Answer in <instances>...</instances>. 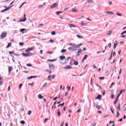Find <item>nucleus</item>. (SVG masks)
<instances>
[{
	"label": "nucleus",
	"instance_id": "5fc2aeb1",
	"mask_svg": "<svg viewBox=\"0 0 126 126\" xmlns=\"http://www.w3.org/2000/svg\"><path fill=\"white\" fill-rule=\"evenodd\" d=\"M112 55H113V51H112L111 55L110 56V58L108 59V60H111L112 59Z\"/></svg>",
	"mask_w": 126,
	"mask_h": 126
},
{
	"label": "nucleus",
	"instance_id": "ea45409f",
	"mask_svg": "<svg viewBox=\"0 0 126 126\" xmlns=\"http://www.w3.org/2000/svg\"><path fill=\"white\" fill-rule=\"evenodd\" d=\"M119 117H120V113H119V112H117L116 117V118H119Z\"/></svg>",
	"mask_w": 126,
	"mask_h": 126
},
{
	"label": "nucleus",
	"instance_id": "a18cd8bd",
	"mask_svg": "<svg viewBox=\"0 0 126 126\" xmlns=\"http://www.w3.org/2000/svg\"><path fill=\"white\" fill-rule=\"evenodd\" d=\"M27 66H29V67H31V66H32V64H30V63L27 64Z\"/></svg>",
	"mask_w": 126,
	"mask_h": 126
},
{
	"label": "nucleus",
	"instance_id": "7c9ffc66",
	"mask_svg": "<svg viewBox=\"0 0 126 126\" xmlns=\"http://www.w3.org/2000/svg\"><path fill=\"white\" fill-rule=\"evenodd\" d=\"M65 52H66V50L65 49H62L61 51V53H65Z\"/></svg>",
	"mask_w": 126,
	"mask_h": 126
},
{
	"label": "nucleus",
	"instance_id": "72a5a7b5",
	"mask_svg": "<svg viewBox=\"0 0 126 126\" xmlns=\"http://www.w3.org/2000/svg\"><path fill=\"white\" fill-rule=\"evenodd\" d=\"M120 111H121V108H120V104L119 105L118 108H117V112H120Z\"/></svg>",
	"mask_w": 126,
	"mask_h": 126
},
{
	"label": "nucleus",
	"instance_id": "58836bf2",
	"mask_svg": "<svg viewBox=\"0 0 126 126\" xmlns=\"http://www.w3.org/2000/svg\"><path fill=\"white\" fill-rule=\"evenodd\" d=\"M114 85H115V83L113 82L111 83V85L110 86V88H112V87H113V86H114Z\"/></svg>",
	"mask_w": 126,
	"mask_h": 126
},
{
	"label": "nucleus",
	"instance_id": "4be33fe9",
	"mask_svg": "<svg viewBox=\"0 0 126 126\" xmlns=\"http://www.w3.org/2000/svg\"><path fill=\"white\" fill-rule=\"evenodd\" d=\"M76 37H77V38H78V39H82V38H83V36H82L81 35H79L78 34L76 35Z\"/></svg>",
	"mask_w": 126,
	"mask_h": 126
},
{
	"label": "nucleus",
	"instance_id": "680f3d73",
	"mask_svg": "<svg viewBox=\"0 0 126 126\" xmlns=\"http://www.w3.org/2000/svg\"><path fill=\"white\" fill-rule=\"evenodd\" d=\"M122 93H123L122 92H120V93L118 94V96H121V95H122Z\"/></svg>",
	"mask_w": 126,
	"mask_h": 126
},
{
	"label": "nucleus",
	"instance_id": "13d9d810",
	"mask_svg": "<svg viewBox=\"0 0 126 126\" xmlns=\"http://www.w3.org/2000/svg\"><path fill=\"white\" fill-rule=\"evenodd\" d=\"M119 100H118L117 99H116L115 101H114V105L116 104V103H118Z\"/></svg>",
	"mask_w": 126,
	"mask_h": 126
},
{
	"label": "nucleus",
	"instance_id": "4468645a",
	"mask_svg": "<svg viewBox=\"0 0 126 126\" xmlns=\"http://www.w3.org/2000/svg\"><path fill=\"white\" fill-rule=\"evenodd\" d=\"M63 68L64 69H71V68H72V67H71L69 65H66L65 67Z\"/></svg>",
	"mask_w": 126,
	"mask_h": 126
},
{
	"label": "nucleus",
	"instance_id": "bb28decb",
	"mask_svg": "<svg viewBox=\"0 0 126 126\" xmlns=\"http://www.w3.org/2000/svg\"><path fill=\"white\" fill-rule=\"evenodd\" d=\"M36 77H37V76H31L30 77L28 78V79H32V78H36Z\"/></svg>",
	"mask_w": 126,
	"mask_h": 126
},
{
	"label": "nucleus",
	"instance_id": "79ce46f5",
	"mask_svg": "<svg viewBox=\"0 0 126 126\" xmlns=\"http://www.w3.org/2000/svg\"><path fill=\"white\" fill-rule=\"evenodd\" d=\"M114 98H115V95H114V94H111V99H114Z\"/></svg>",
	"mask_w": 126,
	"mask_h": 126
},
{
	"label": "nucleus",
	"instance_id": "5701e85b",
	"mask_svg": "<svg viewBox=\"0 0 126 126\" xmlns=\"http://www.w3.org/2000/svg\"><path fill=\"white\" fill-rule=\"evenodd\" d=\"M96 108H97V109H98V110H100L101 109V108H102V106L97 104L96 105Z\"/></svg>",
	"mask_w": 126,
	"mask_h": 126
},
{
	"label": "nucleus",
	"instance_id": "1a4fd4ad",
	"mask_svg": "<svg viewBox=\"0 0 126 126\" xmlns=\"http://www.w3.org/2000/svg\"><path fill=\"white\" fill-rule=\"evenodd\" d=\"M117 46H118V41L116 40L114 43L113 48H114V50H116V48H117Z\"/></svg>",
	"mask_w": 126,
	"mask_h": 126
},
{
	"label": "nucleus",
	"instance_id": "20e7f679",
	"mask_svg": "<svg viewBox=\"0 0 126 126\" xmlns=\"http://www.w3.org/2000/svg\"><path fill=\"white\" fill-rule=\"evenodd\" d=\"M59 6V3L56 2L55 3H53L51 6V8H55V7H57V6Z\"/></svg>",
	"mask_w": 126,
	"mask_h": 126
},
{
	"label": "nucleus",
	"instance_id": "69168bd1",
	"mask_svg": "<svg viewBox=\"0 0 126 126\" xmlns=\"http://www.w3.org/2000/svg\"><path fill=\"white\" fill-rule=\"evenodd\" d=\"M48 120H49V119H45V120H44V123H47V122H48Z\"/></svg>",
	"mask_w": 126,
	"mask_h": 126
},
{
	"label": "nucleus",
	"instance_id": "f257e3e1",
	"mask_svg": "<svg viewBox=\"0 0 126 126\" xmlns=\"http://www.w3.org/2000/svg\"><path fill=\"white\" fill-rule=\"evenodd\" d=\"M12 6H10L8 7H6V6H4V8H5V9H3V10H1V12L3 13L5 12V11H7L8 10H9L10 8H11V7Z\"/></svg>",
	"mask_w": 126,
	"mask_h": 126
},
{
	"label": "nucleus",
	"instance_id": "423d86ee",
	"mask_svg": "<svg viewBox=\"0 0 126 126\" xmlns=\"http://www.w3.org/2000/svg\"><path fill=\"white\" fill-rule=\"evenodd\" d=\"M27 19H26V15H24V19L23 20H20V21H18V22H25L26 21Z\"/></svg>",
	"mask_w": 126,
	"mask_h": 126
},
{
	"label": "nucleus",
	"instance_id": "9b49d317",
	"mask_svg": "<svg viewBox=\"0 0 126 126\" xmlns=\"http://www.w3.org/2000/svg\"><path fill=\"white\" fill-rule=\"evenodd\" d=\"M68 50H69V51H71L72 52H74V51H76V49H74V47H73L68 48Z\"/></svg>",
	"mask_w": 126,
	"mask_h": 126
},
{
	"label": "nucleus",
	"instance_id": "6e6d98bb",
	"mask_svg": "<svg viewBox=\"0 0 126 126\" xmlns=\"http://www.w3.org/2000/svg\"><path fill=\"white\" fill-rule=\"evenodd\" d=\"M29 85H31V86H34V83H32V84L29 83Z\"/></svg>",
	"mask_w": 126,
	"mask_h": 126
},
{
	"label": "nucleus",
	"instance_id": "39448f33",
	"mask_svg": "<svg viewBox=\"0 0 126 126\" xmlns=\"http://www.w3.org/2000/svg\"><path fill=\"white\" fill-rule=\"evenodd\" d=\"M7 33L6 32L2 33L0 35L1 39H4L6 37Z\"/></svg>",
	"mask_w": 126,
	"mask_h": 126
},
{
	"label": "nucleus",
	"instance_id": "6ab92c4d",
	"mask_svg": "<svg viewBox=\"0 0 126 126\" xmlns=\"http://www.w3.org/2000/svg\"><path fill=\"white\" fill-rule=\"evenodd\" d=\"M12 67L10 66L8 67V72L9 73H10V72H11V71H12Z\"/></svg>",
	"mask_w": 126,
	"mask_h": 126
},
{
	"label": "nucleus",
	"instance_id": "c756f323",
	"mask_svg": "<svg viewBox=\"0 0 126 126\" xmlns=\"http://www.w3.org/2000/svg\"><path fill=\"white\" fill-rule=\"evenodd\" d=\"M2 79L0 77V85H2Z\"/></svg>",
	"mask_w": 126,
	"mask_h": 126
},
{
	"label": "nucleus",
	"instance_id": "e2e57ef3",
	"mask_svg": "<svg viewBox=\"0 0 126 126\" xmlns=\"http://www.w3.org/2000/svg\"><path fill=\"white\" fill-rule=\"evenodd\" d=\"M122 93H123L122 92H120V93L118 94V96H121V95H122Z\"/></svg>",
	"mask_w": 126,
	"mask_h": 126
},
{
	"label": "nucleus",
	"instance_id": "4c0bfd02",
	"mask_svg": "<svg viewBox=\"0 0 126 126\" xmlns=\"http://www.w3.org/2000/svg\"><path fill=\"white\" fill-rule=\"evenodd\" d=\"M31 114H32V111L29 110V112H28V115L29 116H30V115H31Z\"/></svg>",
	"mask_w": 126,
	"mask_h": 126
},
{
	"label": "nucleus",
	"instance_id": "0eeeda50",
	"mask_svg": "<svg viewBox=\"0 0 126 126\" xmlns=\"http://www.w3.org/2000/svg\"><path fill=\"white\" fill-rule=\"evenodd\" d=\"M49 68L52 70H55V66L53 64H49Z\"/></svg>",
	"mask_w": 126,
	"mask_h": 126
},
{
	"label": "nucleus",
	"instance_id": "f3484780",
	"mask_svg": "<svg viewBox=\"0 0 126 126\" xmlns=\"http://www.w3.org/2000/svg\"><path fill=\"white\" fill-rule=\"evenodd\" d=\"M126 31H125L121 33V38H126V36L124 35V34H126Z\"/></svg>",
	"mask_w": 126,
	"mask_h": 126
},
{
	"label": "nucleus",
	"instance_id": "a878e982",
	"mask_svg": "<svg viewBox=\"0 0 126 126\" xmlns=\"http://www.w3.org/2000/svg\"><path fill=\"white\" fill-rule=\"evenodd\" d=\"M71 11L73 13L77 12V10L76 9H75L74 8L71 9Z\"/></svg>",
	"mask_w": 126,
	"mask_h": 126
},
{
	"label": "nucleus",
	"instance_id": "052dcab7",
	"mask_svg": "<svg viewBox=\"0 0 126 126\" xmlns=\"http://www.w3.org/2000/svg\"><path fill=\"white\" fill-rule=\"evenodd\" d=\"M113 57H114V56H116V52H114L113 53Z\"/></svg>",
	"mask_w": 126,
	"mask_h": 126
},
{
	"label": "nucleus",
	"instance_id": "2f4dec72",
	"mask_svg": "<svg viewBox=\"0 0 126 126\" xmlns=\"http://www.w3.org/2000/svg\"><path fill=\"white\" fill-rule=\"evenodd\" d=\"M75 65H78V62L75 61L73 63Z\"/></svg>",
	"mask_w": 126,
	"mask_h": 126
},
{
	"label": "nucleus",
	"instance_id": "bf43d9fd",
	"mask_svg": "<svg viewBox=\"0 0 126 126\" xmlns=\"http://www.w3.org/2000/svg\"><path fill=\"white\" fill-rule=\"evenodd\" d=\"M49 42H50V43H54V41L53 40V39H50V40H49Z\"/></svg>",
	"mask_w": 126,
	"mask_h": 126
},
{
	"label": "nucleus",
	"instance_id": "e433bc0d",
	"mask_svg": "<svg viewBox=\"0 0 126 126\" xmlns=\"http://www.w3.org/2000/svg\"><path fill=\"white\" fill-rule=\"evenodd\" d=\"M58 115L59 117H61V112H60V109L58 110Z\"/></svg>",
	"mask_w": 126,
	"mask_h": 126
},
{
	"label": "nucleus",
	"instance_id": "b1692460",
	"mask_svg": "<svg viewBox=\"0 0 126 126\" xmlns=\"http://www.w3.org/2000/svg\"><path fill=\"white\" fill-rule=\"evenodd\" d=\"M63 11H57L56 12V14H57V15H60V13H63Z\"/></svg>",
	"mask_w": 126,
	"mask_h": 126
},
{
	"label": "nucleus",
	"instance_id": "de8ad7c7",
	"mask_svg": "<svg viewBox=\"0 0 126 126\" xmlns=\"http://www.w3.org/2000/svg\"><path fill=\"white\" fill-rule=\"evenodd\" d=\"M52 79H55V78L56 77V75H53L51 76Z\"/></svg>",
	"mask_w": 126,
	"mask_h": 126
},
{
	"label": "nucleus",
	"instance_id": "a211bd4d",
	"mask_svg": "<svg viewBox=\"0 0 126 126\" xmlns=\"http://www.w3.org/2000/svg\"><path fill=\"white\" fill-rule=\"evenodd\" d=\"M112 33H113L112 31H109L108 32L107 35H108V36H111L112 35Z\"/></svg>",
	"mask_w": 126,
	"mask_h": 126
},
{
	"label": "nucleus",
	"instance_id": "aec40b11",
	"mask_svg": "<svg viewBox=\"0 0 126 126\" xmlns=\"http://www.w3.org/2000/svg\"><path fill=\"white\" fill-rule=\"evenodd\" d=\"M101 98H102V95L100 94H98L97 96L95 98V99H99V100H101Z\"/></svg>",
	"mask_w": 126,
	"mask_h": 126
},
{
	"label": "nucleus",
	"instance_id": "412c9836",
	"mask_svg": "<svg viewBox=\"0 0 126 126\" xmlns=\"http://www.w3.org/2000/svg\"><path fill=\"white\" fill-rule=\"evenodd\" d=\"M56 61H57V59H52V60L49 59V60H47V62H56Z\"/></svg>",
	"mask_w": 126,
	"mask_h": 126
},
{
	"label": "nucleus",
	"instance_id": "6e6552de",
	"mask_svg": "<svg viewBox=\"0 0 126 126\" xmlns=\"http://www.w3.org/2000/svg\"><path fill=\"white\" fill-rule=\"evenodd\" d=\"M81 53H82V50L81 49H79L76 54V56L79 57V56H80Z\"/></svg>",
	"mask_w": 126,
	"mask_h": 126
},
{
	"label": "nucleus",
	"instance_id": "9d476101",
	"mask_svg": "<svg viewBox=\"0 0 126 126\" xmlns=\"http://www.w3.org/2000/svg\"><path fill=\"white\" fill-rule=\"evenodd\" d=\"M68 26L70 28H76V26H75L74 25L72 24H68Z\"/></svg>",
	"mask_w": 126,
	"mask_h": 126
},
{
	"label": "nucleus",
	"instance_id": "338daca9",
	"mask_svg": "<svg viewBox=\"0 0 126 126\" xmlns=\"http://www.w3.org/2000/svg\"><path fill=\"white\" fill-rule=\"evenodd\" d=\"M125 91H126V89H125V90H122L120 91V92H121V93H123V92H125Z\"/></svg>",
	"mask_w": 126,
	"mask_h": 126
},
{
	"label": "nucleus",
	"instance_id": "dca6fc26",
	"mask_svg": "<svg viewBox=\"0 0 126 126\" xmlns=\"http://www.w3.org/2000/svg\"><path fill=\"white\" fill-rule=\"evenodd\" d=\"M59 59L61 60V61H63V60H64V59H65V56H61L59 57Z\"/></svg>",
	"mask_w": 126,
	"mask_h": 126
},
{
	"label": "nucleus",
	"instance_id": "473e14b6",
	"mask_svg": "<svg viewBox=\"0 0 126 126\" xmlns=\"http://www.w3.org/2000/svg\"><path fill=\"white\" fill-rule=\"evenodd\" d=\"M38 99H43V96H42V95L41 94H39L38 95Z\"/></svg>",
	"mask_w": 126,
	"mask_h": 126
},
{
	"label": "nucleus",
	"instance_id": "f03ea898",
	"mask_svg": "<svg viewBox=\"0 0 126 126\" xmlns=\"http://www.w3.org/2000/svg\"><path fill=\"white\" fill-rule=\"evenodd\" d=\"M22 56H23V57H31V56H33V54L29 52L27 54H25V53H22Z\"/></svg>",
	"mask_w": 126,
	"mask_h": 126
},
{
	"label": "nucleus",
	"instance_id": "864d4df0",
	"mask_svg": "<svg viewBox=\"0 0 126 126\" xmlns=\"http://www.w3.org/2000/svg\"><path fill=\"white\" fill-rule=\"evenodd\" d=\"M13 53H14V51H13L12 52H11V51L9 52V55H11V54H13Z\"/></svg>",
	"mask_w": 126,
	"mask_h": 126
},
{
	"label": "nucleus",
	"instance_id": "a19ab883",
	"mask_svg": "<svg viewBox=\"0 0 126 126\" xmlns=\"http://www.w3.org/2000/svg\"><path fill=\"white\" fill-rule=\"evenodd\" d=\"M20 123L22 124V125H25V121H21L20 122Z\"/></svg>",
	"mask_w": 126,
	"mask_h": 126
},
{
	"label": "nucleus",
	"instance_id": "37998d69",
	"mask_svg": "<svg viewBox=\"0 0 126 126\" xmlns=\"http://www.w3.org/2000/svg\"><path fill=\"white\" fill-rule=\"evenodd\" d=\"M23 86V85L22 84H20L19 86V89H21V87H22Z\"/></svg>",
	"mask_w": 126,
	"mask_h": 126
},
{
	"label": "nucleus",
	"instance_id": "2eb2a0df",
	"mask_svg": "<svg viewBox=\"0 0 126 126\" xmlns=\"http://www.w3.org/2000/svg\"><path fill=\"white\" fill-rule=\"evenodd\" d=\"M71 59V57H67V59H66L65 60L64 63H68V60H70Z\"/></svg>",
	"mask_w": 126,
	"mask_h": 126
},
{
	"label": "nucleus",
	"instance_id": "603ef678",
	"mask_svg": "<svg viewBox=\"0 0 126 126\" xmlns=\"http://www.w3.org/2000/svg\"><path fill=\"white\" fill-rule=\"evenodd\" d=\"M38 8H41V7H43V5H39L37 6Z\"/></svg>",
	"mask_w": 126,
	"mask_h": 126
},
{
	"label": "nucleus",
	"instance_id": "09e8293b",
	"mask_svg": "<svg viewBox=\"0 0 126 126\" xmlns=\"http://www.w3.org/2000/svg\"><path fill=\"white\" fill-rule=\"evenodd\" d=\"M25 30H26V29H21L20 30V32H23V31H25Z\"/></svg>",
	"mask_w": 126,
	"mask_h": 126
},
{
	"label": "nucleus",
	"instance_id": "49530a36",
	"mask_svg": "<svg viewBox=\"0 0 126 126\" xmlns=\"http://www.w3.org/2000/svg\"><path fill=\"white\" fill-rule=\"evenodd\" d=\"M51 34L53 35V36L56 35V32H51Z\"/></svg>",
	"mask_w": 126,
	"mask_h": 126
},
{
	"label": "nucleus",
	"instance_id": "c9c22d12",
	"mask_svg": "<svg viewBox=\"0 0 126 126\" xmlns=\"http://www.w3.org/2000/svg\"><path fill=\"white\" fill-rule=\"evenodd\" d=\"M87 2L88 3H91V2H93V0H88Z\"/></svg>",
	"mask_w": 126,
	"mask_h": 126
},
{
	"label": "nucleus",
	"instance_id": "393cba45",
	"mask_svg": "<svg viewBox=\"0 0 126 126\" xmlns=\"http://www.w3.org/2000/svg\"><path fill=\"white\" fill-rule=\"evenodd\" d=\"M29 51H33V50H35V47H32L29 48Z\"/></svg>",
	"mask_w": 126,
	"mask_h": 126
},
{
	"label": "nucleus",
	"instance_id": "7ed1b4c3",
	"mask_svg": "<svg viewBox=\"0 0 126 126\" xmlns=\"http://www.w3.org/2000/svg\"><path fill=\"white\" fill-rule=\"evenodd\" d=\"M83 44H76L75 43H74L73 45V47L74 48H80L81 46H82Z\"/></svg>",
	"mask_w": 126,
	"mask_h": 126
},
{
	"label": "nucleus",
	"instance_id": "774afa93",
	"mask_svg": "<svg viewBox=\"0 0 126 126\" xmlns=\"http://www.w3.org/2000/svg\"><path fill=\"white\" fill-rule=\"evenodd\" d=\"M25 52H26V53H28V52H30V51L29 50V49H28L26 50Z\"/></svg>",
	"mask_w": 126,
	"mask_h": 126
},
{
	"label": "nucleus",
	"instance_id": "f8f14e48",
	"mask_svg": "<svg viewBox=\"0 0 126 126\" xmlns=\"http://www.w3.org/2000/svg\"><path fill=\"white\" fill-rule=\"evenodd\" d=\"M104 13H105V14H106L107 15H108V14H115V13L110 11L105 12Z\"/></svg>",
	"mask_w": 126,
	"mask_h": 126
},
{
	"label": "nucleus",
	"instance_id": "c03bdc74",
	"mask_svg": "<svg viewBox=\"0 0 126 126\" xmlns=\"http://www.w3.org/2000/svg\"><path fill=\"white\" fill-rule=\"evenodd\" d=\"M51 77H52V76H51V75H50L48 77V79L47 80L48 81H50V80H51Z\"/></svg>",
	"mask_w": 126,
	"mask_h": 126
},
{
	"label": "nucleus",
	"instance_id": "0e129e2a",
	"mask_svg": "<svg viewBox=\"0 0 126 126\" xmlns=\"http://www.w3.org/2000/svg\"><path fill=\"white\" fill-rule=\"evenodd\" d=\"M57 99H58V97H55L53 98V100H54V101H56V100H57Z\"/></svg>",
	"mask_w": 126,
	"mask_h": 126
},
{
	"label": "nucleus",
	"instance_id": "ddd939ff",
	"mask_svg": "<svg viewBox=\"0 0 126 126\" xmlns=\"http://www.w3.org/2000/svg\"><path fill=\"white\" fill-rule=\"evenodd\" d=\"M87 58H88V55H85L83 60H82V63H84V61H85V60H86V59H87Z\"/></svg>",
	"mask_w": 126,
	"mask_h": 126
},
{
	"label": "nucleus",
	"instance_id": "cd10ccee",
	"mask_svg": "<svg viewBox=\"0 0 126 126\" xmlns=\"http://www.w3.org/2000/svg\"><path fill=\"white\" fill-rule=\"evenodd\" d=\"M63 105H64V102H63L62 104H60L58 105V107H63Z\"/></svg>",
	"mask_w": 126,
	"mask_h": 126
},
{
	"label": "nucleus",
	"instance_id": "c85d7f7f",
	"mask_svg": "<svg viewBox=\"0 0 126 126\" xmlns=\"http://www.w3.org/2000/svg\"><path fill=\"white\" fill-rule=\"evenodd\" d=\"M11 46V43H8V45L6 46V49H8V48H9Z\"/></svg>",
	"mask_w": 126,
	"mask_h": 126
},
{
	"label": "nucleus",
	"instance_id": "4d7b16f0",
	"mask_svg": "<svg viewBox=\"0 0 126 126\" xmlns=\"http://www.w3.org/2000/svg\"><path fill=\"white\" fill-rule=\"evenodd\" d=\"M111 45H112V43H109L108 44V48H111Z\"/></svg>",
	"mask_w": 126,
	"mask_h": 126
},
{
	"label": "nucleus",
	"instance_id": "f704fd0d",
	"mask_svg": "<svg viewBox=\"0 0 126 126\" xmlns=\"http://www.w3.org/2000/svg\"><path fill=\"white\" fill-rule=\"evenodd\" d=\"M116 14L118 15V16H120V17L123 16V15H122V14H121V13H120L119 12H117Z\"/></svg>",
	"mask_w": 126,
	"mask_h": 126
},
{
	"label": "nucleus",
	"instance_id": "3c124183",
	"mask_svg": "<svg viewBox=\"0 0 126 126\" xmlns=\"http://www.w3.org/2000/svg\"><path fill=\"white\" fill-rule=\"evenodd\" d=\"M47 83H45L44 84V85L42 86V87H43V88L46 87V86H47Z\"/></svg>",
	"mask_w": 126,
	"mask_h": 126
},
{
	"label": "nucleus",
	"instance_id": "8fccbe9b",
	"mask_svg": "<svg viewBox=\"0 0 126 126\" xmlns=\"http://www.w3.org/2000/svg\"><path fill=\"white\" fill-rule=\"evenodd\" d=\"M99 79H100V80H104L105 79V77H99Z\"/></svg>",
	"mask_w": 126,
	"mask_h": 126
}]
</instances>
